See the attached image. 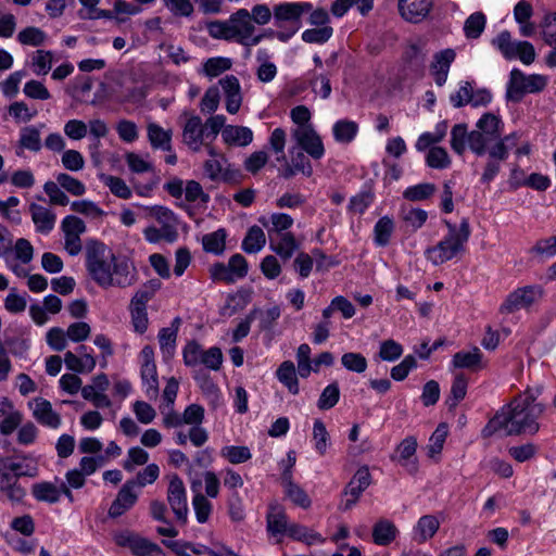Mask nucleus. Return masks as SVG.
<instances>
[{"label": "nucleus", "instance_id": "nucleus-30", "mask_svg": "<svg viewBox=\"0 0 556 556\" xmlns=\"http://www.w3.org/2000/svg\"><path fill=\"white\" fill-rule=\"evenodd\" d=\"M428 40L424 37H416L407 41L403 59L409 65H421L427 55Z\"/></svg>", "mask_w": 556, "mask_h": 556}, {"label": "nucleus", "instance_id": "nucleus-37", "mask_svg": "<svg viewBox=\"0 0 556 556\" xmlns=\"http://www.w3.org/2000/svg\"><path fill=\"white\" fill-rule=\"evenodd\" d=\"M287 535L307 545H319L326 541L320 533L294 522L290 523Z\"/></svg>", "mask_w": 556, "mask_h": 556}, {"label": "nucleus", "instance_id": "nucleus-36", "mask_svg": "<svg viewBox=\"0 0 556 556\" xmlns=\"http://www.w3.org/2000/svg\"><path fill=\"white\" fill-rule=\"evenodd\" d=\"M447 128V122L441 121L435 125L433 131L422 132L415 143L416 150L422 152L432 148L433 144L441 142L446 136Z\"/></svg>", "mask_w": 556, "mask_h": 556}, {"label": "nucleus", "instance_id": "nucleus-55", "mask_svg": "<svg viewBox=\"0 0 556 556\" xmlns=\"http://www.w3.org/2000/svg\"><path fill=\"white\" fill-rule=\"evenodd\" d=\"M448 434V427L446 424H440L434 432L431 434L429 439V443L427 446L428 456L432 459H438L442 450L444 442Z\"/></svg>", "mask_w": 556, "mask_h": 556}, {"label": "nucleus", "instance_id": "nucleus-61", "mask_svg": "<svg viewBox=\"0 0 556 556\" xmlns=\"http://www.w3.org/2000/svg\"><path fill=\"white\" fill-rule=\"evenodd\" d=\"M20 149L37 152L41 148L40 131L34 126L22 128L20 134Z\"/></svg>", "mask_w": 556, "mask_h": 556}, {"label": "nucleus", "instance_id": "nucleus-5", "mask_svg": "<svg viewBox=\"0 0 556 556\" xmlns=\"http://www.w3.org/2000/svg\"><path fill=\"white\" fill-rule=\"evenodd\" d=\"M312 10L309 2H285L274 7L275 25L288 26L287 31H277L275 37L280 41L289 40L302 26L301 17Z\"/></svg>", "mask_w": 556, "mask_h": 556}, {"label": "nucleus", "instance_id": "nucleus-1", "mask_svg": "<svg viewBox=\"0 0 556 556\" xmlns=\"http://www.w3.org/2000/svg\"><path fill=\"white\" fill-rule=\"evenodd\" d=\"M540 390H527L503 407L485 426V435L494 433L504 435L534 434L539 431L538 418L544 406L535 400Z\"/></svg>", "mask_w": 556, "mask_h": 556}, {"label": "nucleus", "instance_id": "nucleus-11", "mask_svg": "<svg viewBox=\"0 0 556 556\" xmlns=\"http://www.w3.org/2000/svg\"><path fill=\"white\" fill-rule=\"evenodd\" d=\"M116 545L128 548L137 556H162L161 548L130 530H119L113 534Z\"/></svg>", "mask_w": 556, "mask_h": 556}, {"label": "nucleus", "instance_id": "nucleus-62", "mask_svg": "<svg viewBox=\"0 0 556 556\" xmlns=\"http://www.w3.org/2000/svg\"><path fill=\"white\" fill-rule=\"evenodd\" d=\"M486 23L485 15L481 12L472 13L464 24V33L467 38L476 39L484 30Z\"/></svg>", "mask_w": 556, "mask_h": 556}, {"label": "nucleus", "instance_id": "nucleus-18", "mask_svg": "<svg viewBox=\"0 0 556 556\" xmlns=\"http://www.w3.org/2000/svg\"><path fill=\"white\" fill-rule=\"evenodd\" d=\"M218 86L223 90L226 111L229 114L238 113L243 100L241 86L238 78L233 75H227L219 79Z\"/></svg>", "mask_w": 556, "mask_h": 556}, {"label": "nucleus", "instance_id": "nucleus-64", "mask_svg": "<svg viewBox=\"0 0 556 556\" xmlns=\"http://www.w3.org/2000/svg\"><path fill=\"white\" fill-rule=\"evenodd\" d=\"M149 460V453L139 446H132L127 451V456L123 463L126 471L131 472L138 466H143Z\"/></svg>", "mask_w": 556, "mask_h": 556}, {"label": "nucleus", "instance_id": "nucleus-28", "mask_svg": "<svg viewBox=\"0 0 556 556\" xmlns=\"http://www.w3.org/2000/svg\"><path fill=\"white\" fill-rule=\"evenodd\" d=\"M79 355L73 352H66L64 363L67 369L76 372H90L96 367V358L87 352V348L81 345L78 348Z\"/></svg>", "mask_w": 556, "mask_h": 556}, {"label": "nucleus", "instance_id": "nucleus-35", "mask_svg": "<svg viewBox=\"0 0 556 556\" xmlns=\"http://www.w3.org/2000/svg\"><path fill=\"white\" fill-rule=\"evenodd\" d=\"M397 534L396 526L388 519H381L372 527V541L377 545L386 546L391 544Z\"/></svg>", "mask_w": 556, "mask_h": 556}, {"label": "nucleus", "instance_id": "nucleus-29", "mask_svg": "<svg viewBox=\"0 0 556 556\" xmlns=\"http://www.w3.org/2000/svg\"><path fill=\"white\" fill-rule=\"evenodd\" d=\"M180 325V319L175 318L170 325V327L162 328L159 332V343L160 349L163 354V358L165 361L170 359L176 350V340H177V333L178 328Z\"/></svg>", "mask_w": 556, "mask_h": 556}, {"label": "nucleus", "instance_id": "nucleus-15", "mask_svg": "<svg viewBox=\"0 0 556 556\" xmlns=\"http://www.w3.org/2000/svg\"><path fill=\"white\" fill-rule=\"evenodd\" d=\"M371 477L367 467H361L345 488L341 501V509L350 510L358 501L362 493L369 486Z\"/></svg>", "mask_w": 556, "mask_h": 556}, {"label": "nucleus", "instance_id": "nucleus-57", "mask_svg": "<svg viewBox=\"0 0 556 556\" xmlns=\"http://www.w3.org/2000/svg\"><path fill=\"white\" fill-rule=\"evenodd\" d=\"M251 301V292L249 290H240L228 296L225 306L222 309L224 316H231L244 308Z\"/></svg>", "mask_w": 556, "mask_h": 556}, {"label": "nucleus", "instance_id": "nucleus-44", "mask_svg": "<svg viewBox=\"0 0 556 556\" xmlns=\"http://www.w3.org/2000/svg\"><path fill=\"white\" fill-rule=\"evenodd\" d=\"M219 273L227 275L226 278H242L248 274V263L241 254H235L227 265L216 266L215 275Z\"/></svg>", "mask_w": 556, "mask_h": 556}, {"label": "nucleus", "instance_id": "nucleus-6", "mask_svg": "<svg viewBox=\"0 0 556 556\" xmlns=\"http://www.w3.org/2000/svg\"><path fill=\"white\" fill-rule=\"evenodd\" d=\"M504 124L502 118L492 112L484 113L471 131L470 150L477 155H483L488 146L501 137Z\"/></svg>", "mask_w": 556, "mask_h": 556}, {"label": "nucleus", "instance_id": "nucleus-49", "mask_svg": "<svg viewBox=\"0 0 556 556\" xmlns=\"http://www.w3.org/2000/svg\"><path fill=\"white\" fill-rule=\"evenodd\" d=\"M101 182L109 188L112 194L115 197L127 200L132 195V191L130 187L126 184L124 179L117 176L101 174L99 176Z\"/></svg>", "mask_w": 556, "mask_h": 556}, {"label": "nucleus", "instance_id": "nucleus-21", "mask_svg": "<svg viewBox=\"0 0 556 556\" xmlns=\"http://www.w3.org/2000/svg\"><path fill=\"white\" fill-rule=\"evenodd\" d=\"M0 433L2 435L12 434L22 424L23 414L13 402L3 396L0 399Z\"/></svg>", "mask_w": 556, "mask_h": 556}, {"label": "nucleus", "instance_id": "nucleus-2", "mask_svg": "<svg viewBox=\"0 0 556 556\" xmlns=\"http://www.w3.org/2000/svg\"><path fill=\"white\" fill-rule=\"evenodd\" d=\"M208 35L214 39L233 41L244 47L257 46L265 33L257 30L247 9H239L226 21H214L206 24Z\"/></svg>", "mask_w": 556, "mask_h": 556}, {"label": "nucleus", "instance_id": "nucleus-7", "mask_svg": "<svg viewBox=\"0 0 556 556\" xmlns=\"http://www.w3.org/2000/svg\"><path fill=\"white\" fill-rule=\"evenodd\" d=\"M86 266L96 278L114 275V253L104 243L88 240L85 247Z\"/></svg>", "mask_w": 556, "mask_h": 556}, {"label": "nucleus", "instance_id": "nucleus-56", "mask_svg": "<svg viewBox=\"0 0 556 556\" xmlns=\"http://www.w3.org/2000/svg\"><path fill=\"white\" fill-rule=\"evenodd\" d=\"M21 201L17 197H9L7 200H0V215L3 219L11 224L20 225L22 223V214L17 208Z\"/></svg>", "mask_w": 556, "mask_h": 556}, {"label": "nucleus", "instance_id": "nucleus-58", "mask_svg": "<svg viewBox=\"0 0 556 556\" xmlns=\"http://www.w3.org/2000/svg\"><path fill=\"white\" fill-rule=\"evenodd\" d=\"M285 494L288 500H290L294 505L300 506L301 508H308L312 504V501L307 493L298 484L293 483L291 480L283 482Z\"/></svg>", "mask_w": 556, "mask_h": 556}, {"label": "nucleus", "instance_id": "nucleus-54", "mask_svg": "<svg viewBox=\"0 0 556 556\" xmlns=\"http://www.w3.org/2000/svg\"><path fill=\"white\" fill-rule=\"evenodd\" d=\"M219 454L232 465H239L252 458V453L245 445H225L220 448Z\"/></svg>", "mask_w": 556, "mask_h": 556}, {"label": "nucleus", "instance_id": "nucleus-42", "mask_svg": "<svg viewBox=\"0 0 556 556\" xmlns=\"http://www.w3.org/2000/svg\"><path fill=\"white\" fill-rule=\"evenodd\" d=\"M231 66V59L225 56H213L202 63V67L198 73L212 79L227 72Z\"/></svg>", "mask_w": 556, "mask_h": 556}, {"label": "nucleus", "instance_id": "nucleus-51", "mask_svg": "<svg viewBox=\"0 0 556 556\" xmlns=\"http://www.w3.org/2000/svg\"><path fill=\"white\" fill-rule=\"evenodd\" d=\"M143 236L151 243H159L161 241L170 243L177 239V230L173 226H151L144 229Z\"/></svg>", "mask_w": 556, "mask_h": 556}, {"label": "nucleus", "instance_id": "nucleus-24", "mask_svg": "<svg viewBox=\"0 0 556 556\" xmlns=\"http://www.w3.org/2000/svg\"><path fill=\"white\" fill-rule=\"evenodd\" d=\"M453 368L468 369L470 371H478L486 366L483 354L479 348L473 346L468 350H462L453 355L451 361Z\"/></svg>", "mask_w": 556, "mask_h": 556}, {"label": "nucleus", "instance_id": "nucleus-3", "mask_svg": "<svg viewBox=\"0 0 556 556\" xmlns=\"http://www.w3.org/2000/svg\"><path fill=\"white\" fill-rule=\"evenodd\" d=\"M0 467V491L11 502L20 503L25 497L26 491L17 479L21 477L35 478L39 475L38 457L33 454L4 457Z\"/></svg>", "mask_w": 556, "mask_h": 556}, {"label": "nucleus", "instance_id": "nucleus-26", "mask_svg": "<svg viewBox=\"0 0 556 556\" xmlns=\"http://www.w3.org/2000/svg\"><path fill=\"white\" fill-rule=\"evenodd\" d=\"M138 500V492L134 481H127L119 490L115 501L109 509L110 517H119L129 510Z\"/></svg>", "mask_w": 556, "mask_h": 556}, {"label": "nucleus", "instance_id": "nucleus-39", "mask_svg": "<svg viewBox=\"0 0 556 556\" xmlns=\"http://www.w3.org/2000/svg\"><path fill=\"white\" fill-rule=\"evenodd\" d=\"M228 232L225 228H218L217 230L206 233L202 237L203 250L207 253L220 255L226 250V240Z\"/></svg>", "mask_w": 556, "mask_h": 556}, {"label": "nucleus", "instance_id": "nucleus-34", "mask_svg": "<svg viewBox=\"0 0 556 556\" xmlns=\"http://www.w3.org/2000/svg\"><path fill=\"white\" fill-rule=\"evenodd\" d=\"M222 138L229 146L245 147L253 140V131L245 126L227 125L222 131Z\"/></svg>", "mask_w": 556, "mask_h": 556}, {"label": "nucleus", "instance_id": "nucleus-33", "mask_svg": "<svg viewBox=\"0 0 556 556\" xmlns=\"http://www.w3.org/2000/svg\"><path fill=\"white\" fill-rule=\"evenodd\" d=\"M358 129V124L355 121L341 118L334 122L331 132L337 143L349 144L356 138Z\"/></svg>", "mask_w": 556, "mask_h": 556}, {"label": "nucleus", "instance_id": "nucleus-10", "mask_svg": "<svg viewBox=\"0 0 556 556\" xmlns=\"http://www.w3.org/2000/svg\"><path fill=\"white\" fill-rule=\"evenodd\" d=\"M154 292V287L144 286L131 299L129 312L131 317V326L136 333L142 334L149 327L147 304L153 298Z\"/></svg>", "mask_w": 556, "mask_h": 556}, {"label": "nucleus", "instance_id": "nucleus-46", "mask_svg": "<svg viewBox=\"0 0 556 556\" xmlns=\"http://www.w3.org/2000/svg\"><path fill=\"white\" fill-rule=\"evenodd\" d=\"M266 244V235L262 227L251 226L242 241V250L247 253H257Z\"/></svg>", "mask_w": 556, "mask_h": 556}, {"label": "nucleus", "instance_id": "nucleus-40", "mask_svg": "<svg viewBox=\"0 0 556 556\" xmlns=\"http://www.w3.org/2000/svg\"><path fill=\"white\" fill-rule=\"evenodd\" d=\"M198 484L199 483L197 481L191 482V490L194 493L192 497V506L197 521L199 523H205L211 516L213 505L204 494L197 490Z\"/></svg>", "mask_w": 556, "mask_h": 556}, {"label": "nucleus", "instance_id": "nucleus-59", "mask_svg": "<svg viewBox=\"0 0 556 556\" xmlns=\"http://www.w3.org/2000/svg\"><path fill=\"white\" fill-rule=\"evenodd\" d=\"M142 388L149 397H155L159 393V379L156 365H148L140 368Z\"/></svg>", "mask_w": 556, "mask_h": 556}, {"label": "nucleus", "instance_id": "nucleus-22", "mask_svg": "<svg viewBox=\"0 0 556 556\" xmlns=\"http://www.w3.org/2000/svg\"><path fill=\"white\" fill-rule=\"evenodd\" d=\"M332 263L319 250H314L312 254L300 253L294 260L296 271L302 277H307L316 266V273L323 274V269L330 266Z\"/></svg>", "mask_w": 556, "mask_h": 556}, {"label": "nucleus", "instance_id": "nucleus-47", "mask_svg": "<svg viewBox=\"0 0 556 556\" xmlns=\"http://www.w3.org/2000/svg\"><path fill=\"white\" fill-rule=\"evenodd\" d=\"M312 442L315 452L319 456H324L330 446V434L326 425L320 419H315L312 432Z\"/></svg>", "mask_w": 556, "mask_h": 556}, {"label": "nucleus", "instance_id": "nucleus-31", "mask_svg": "<svg viewBox=\"0 0 556 556\" xmlns=\"http://www.w3.org/2000/svg\"><path fill=\"white\" fill-rule=\"evenodd\" d=\"M440 521L432 515L420 517L413 528V539L417 543H425L438 532Z\"/></svg>", "mask_w": 556, "mask_h": 556}, {"label": "nucleus", "instance_id": "nucleus-23", "mask_svg": "<svg viewBox=\"0 0 556 556\" xmlns=\"http://www.w3.org/2000/svg\"><path fill=\"white\" fill-rule=\"evenodd\" d=\"M28 211L36 232L47 236L54 229L56 215L51 208L33 202Z\"/></svg>", "mask_w": 556, "mask_h": 556}, {"label": "nucleus", "instance_id": "nucleus-13", "mask_svg": "<svg viewBox=\"0 0 556 556\" xmlns=\"http://www.w3.org/2000/svg\"><path fill=\"white\" fill-rule=\"evenodd\" d=\"M167 502L176 519L186 523L189 514L187 492L182 480L177 475L168 477Z\"/></svg>", "mask_w": 556, "mask_h": 556}, {"label": "nucleus", "instance_id": "nucleus-12", "mask_svg": "<svg viewBox=\"0 0 556 556\" xmlns=\"http://www.w3.org/2000/svg\"><path fill=\"white\" fill-rule=\"evenodd\" d=\"M543 295V290L539 285L518 288L509 293L500 307L502 314H511L519 309L528 308L536 303Z\"/></svg>", "mask_w": 556, "mask_h": 556}, {"label": "nucleus", "instance_id": "nucleus-9", "mask_svg": "<svg viewBox=\"0 0 556 556\" xmlns=\"http://www.w3.org/2000/svg\"><path fill=\"white\" fill-rule=\"evenodd\" d=\"M492 45L507 60L518 59L525 65H530L535 60V50L532 43L514 40L507 30L501 31L493 38Z\"/></svg>", "mask_w": 556, "mask_h": 556}, {"label": "nucleus", "instance_id": "nucleus-41", "mask_svg": "<svg viewBox=\"0 0 556 556\" xmlns=\"http://www.w3.org/2000/svg\"><path fill=\"white\" fill-rule=\"evenodd\" d=\"M417 450V441L413 437L404 439L397 446L399 463L406 467L409 472L417 470V463L414 455Z\"/></svg>", "mask_w": 556, "mask_h": 556}, {"label": "nucleus", "instance_id": "nucleus-50", "mask_svg": "<svg viewBox=\"0 0 556 556\" xmlns=\"http://www.w3.org/2000/svg\"><path fill=\"white\" fill-rule=\"evenodd\" d=\"M148 138L154 149L170 150L172 132L155 123L148 125Z\"/></svg>", "mask_w": 556, "mask_h": 556}, {"label": "nucleus", "instance_id": "nucleus-43", "mask_svg": "<svg viewBox=\"0 0 556 556\" xmlns=\"http://www.w3.org/2000/svg\"><path fill=\"white\" fill-rule=\"evenodd\" d=\"M276 377L280 383H282L290 393L298 394L300 391L299 380L294 364L290 361H285L280 364L276 371Z\"/></svg>", "mask_w": 556, "mask_h": 556}, {"label": "nucleus", "instance_id": "nucleus-17", "mask_svg": "<svg viewBox=\"0 0 556 556\" xmlns=\"http://www.w3.org/2000/svg\"><path fill=\"white\" fill-rule=\"evenodd\" d=\"M28 407L39 424L51 429H58L61 426V416L52 408L48 400L35 397L28 402Z\"/></svg>", "mask_w": 556, "mask_h": 556}, {"label": "nucleus", "instance_id": "nucleus-25", "mask_svg": "<svg viewBox=\"0 0 556 556\" xmlns=\"http://www.w3.org/2000/svg\"><path fill=\"white\" fill-rule=\"evenodd\" d=\"M186 122L182 129V141L191 150L199 151L203 143L204 127L202 121L197 115L185 113Z\"/></svg>", "mask_w": 556, "mask_h": 556}, {"label": "nucleus", "instance_id": "nucleus-52", "mask_svg": "<svg viewBox=\"0 0 556 556\" xmlns=\"http://www.w3.org/2000/svg\"><path fill=\"white\" fill-rule=\"evenodd\" d=\"M470 136L471 131L467 130L465 124H456L451 130V148L456 154L462 155L466 147L470 148Z\"/></svg>", "mask_w": 556, "mask_h": 556}, {"label": "nucleus", "instance_id": "nucleus-14", "mask_svg": "<svg viewBox=\"0 0 556 556\" xmlns=\"http://www.w3.org/2000/svg\"><path fill=\"white\" fill-rule=\"evenodd\" d=\"M291 135L298 146L312 159L320 160L325 155L323 139L314 126L293 128Z\"/></svg>", "mask_w": 556, "mask_h": 556}, {"label": "nucleus", "instance_id": "nucleus-19", "mask_svg": "<svg viewBox=\"0 0 556 556\" xmlns=\"http://www.w3.org/2000/svg\"><path fill=\"white\" fill-rule=\"evenodd\" d=\"M433 7V0H399L400 15L409 23L424 21Z\"/></svg>", "mask_w": 556, "mask_h": 556}, {"label": "nucleus", "instance_id": "nucleus-16", "mask_svg": "<svg viewBox=\"0 0 556 556\" xmlns=\"http://www.w3.org/2000/svg\"><path fill=\"white\" fill-rule=\"evenodd\" d=\"M31 495L38 502H45L48 504L58 503L62 495H64L70 502L74 501V496L68 486L63 482L55 483L50 481H41L31 485Z\"/></svg>", "mask_w": 556, "mask_h": 556}, {"label": "nucleus", "instance_id": "nucleus-60", "mask_svg": "<svg viewBox=\"0 0 556 556\" xmlns=\"http://www.w3.org/2000/svg\"><path fill=\"white\" fill-rule=\"evenodd\" d=\"M394 231V222L389 216L381 217L375 225V242L380 247L389 243L390 238Z\"/></svg>", "mask_w": 556, "mask_h": 556}, {"label": "nucleus", "instance_id": "nucleus-8", "mask_svg": "<svg viewBox=\"0 0 556 556\" xmlns=\"http://www.w3.org/2000/svg\"><path fill=\"white\" fill-rule=\"evenodd\" d=\"M548 77L542 74H525L519 68H513L506 87L509 100L520 101L527 93H538L545 89Z\"/></svg>", "mask_w": 556, "mask_h": 556}, {"label": "nucleus", "instance_id": "nucleus-38", "mask_svg": "<svg viewBox=\"0 0 556 556\" xmlns=\"http://www.w3.org/2000/svg\"><path fill=\"white\" fill-rule=\"evenodd\" d=\"M290 523L280 509L273 508L267 516V531L271 536L277 538V542H280L282 535H287Z\"/></svg>", "mask_w": 556, "mask_h": 556}, {"label": "nucleus", "instance_id": "nucleus-4", "mask_svg": "<svg viewBox=\"0 0 556 556\" xmlns=\"http://www.w3.org/2000/svg\"><path fill=\"white\" fill-rule=\"evenodd\" d=\"M447 235L438 244L426 251L427 258L434 265L443 264L456 257L468 241L470 229L466 219H463L458 227L451 224H447Z\"/></svg>", "mask_w": 556, "mask_h": 556}, {"label": "nucleus", "instance_id": "nucleus-20", "mask_svg": "<svg viewBox=\"0 0 556 556\" xmlns=\"http://www.w3.org/2000/svg\"><path fill=\"white\" fill-rule=\"evenodd\" d=\"M456 53L453 49H444L433 54L430 63V74L437 86L442 87L446 83Z\"/></svg>", "mask_w": 556, "mask_h": 556}, {"label": "nucleus", "instance_id": "nucleus-48", "mask_svg": "<svg viewBox=\"0 0 556 556\" xmlns=\"http://www.w3.org/2000/svg\"><path fill=\"white\" fill-rule=\"evenodd\" d=\"M517 135L510 134L503 139H496L495 142L491 146H488L486 152L489 153L490 160H495L497 162L505 161L508 157L509 149L516 144Z\"/></svg>", "mask_w": 556, "mask_h": 556}, {"label": "nucleus", "instance_id": "nucleus-45", "mask_svg": "<svg viewBox=\"0 0 556 556\" xmlns=\"http://www.w3.org/2000/svg\"><path fill=\"white\" fill-rule=\"evenodd\" d=\"M269 240L270 249L286 260L290 258L298 249V243L291 232H285Z\"/></svg>", "mask_w": 556, "mask_h": 556}, {"label": "nucleus", "instance_id": "nucleus-27", "mask_svg": "<svg viewBox=\"0 0 556 556\" xmlns=\"http://www.w3.org/2000/svg\"><path fill=\"white\" fill-rule=\"evenodd\" d=\"M258 223L266 229L269 239L280 236L291 228L293 218L285 213H273L258 217Z\"/></svg>", "mask_w": 556, "mask_h": 556}, {"label": "nucleus", "instance_id": "nucleus-53", "mask_svg": "<svg viewBox=\"0 0 556 556\" xmlns=\"http://www.w3.org/2000/svg\"><path fill=\"white\" fill-rule=\"evenodd\" d=\"M53 55L50 51L36 50L30 55V68L37 76L47 75L52 67Z\"/></svg>", "mask_w": 556, "mask_h": 556}, {"label": "nucleus", "instance_id": "nucleus-63", "mask_svg": "<svg viewBox=\"0 0 556 556\" xmlns=\"http://www.w3.org/2000/svg\"><path fill=\"white\" fill-rule=\"evenodd\" d=\"M47 35L38 27L29 26L17 34V40L21 45L38 47L45 43Z\"/></svg>", "mask_w": 556, "mask_h": 556}, {"label": "nucleus", "instance_id": "nucleus-32", "mask_svg": "<svg viewBox=\"0 0 556 556\" xmlns=\"http://www.w3.org/2000/svg\"><path fill=\"white\" fill-rule=\"evenodd\" d=\"M211 156L204 164L206 176L212 180H227L228 179V163L227 160L215 152L213 148L208 149Z\"/></svg>", "mask_w": 556, "mask_h": 556}]
</instances>
